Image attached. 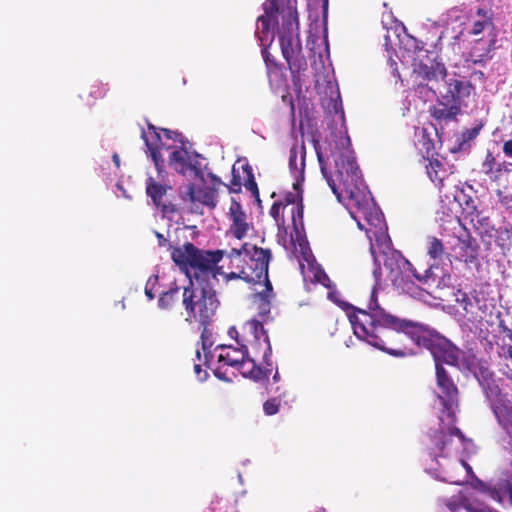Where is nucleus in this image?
Listing matches in <instances>:
<instances>
[{"label":"nucleus","instance_id":"1","mask_svg":"<svg viewBox=\"0 0 512 512\" xmlns=\"http://www.w3.org/2000/svg\"><path fill=\"white\" fill-rule=\"evenodd\" d=\"M339 118L341 129L331 133L326 145H316L315 149L321 172L329 187L338 201L344 203L359 229L366 231L370 241L375 279L371 294L377 292L383 276L399 293L416 299L424 298L425 292L433 288L450 287V274L438 275L433 265L423 275L418 274L400 252L391 248L383 213L371 197L351 149L342 109Z\"/></svg>","mask_w":512,"mask_h":512},{"label":"nucleus","instance_id":"2","mask_svg":"<svg viewBox=\"0 0 512 512\" xmlns=\"http://www.w3.org/2000/svg\"><path fill=\"white\" fill-rule=\"evenodd\" d=\"M349 321L358 339L394 357L415 354L404 345L406 339L430 351L435 361L437 379L434 409L440 412L439 429L433 436V442L439 451V454L435 453V457L457 454L459 448L466 443L463 434L454 426L458 391L442 364L460 370H471L475 366V356L459 350L435 330L389 313L379 305L375 291L370 295L367 310L358 309L357 314H349Z\"/></svg>","mask_w":512,"mask_h":512},{"label":"nucleus","instance_id":"3","mask_svg":"<svg viewBox=\"0 0 512 512\" xmlns=\"http://www.w3.org/2000/svg\"><path fill=\"white\" fill-rule=\"evenodd\" d=\"M171 256L190 281L191 287L185 288L182 293V303L188 313L187 320L199 319L203 324L201 345L206 361L210 362L213 354L210 352L213 339L207 322L218 307L213 287L218 281L217 275L222 274L217 264L221 261L223 252L202 251L193 244L186 243L182 247L175 248Z\"/></svg>","mask_w":512,"mask_h":512},{"label":"nucleus","instance_id":"4","mask_svg":"<svg viewBox=\"0 0 512 512\" xmlns=\"http://www.w3.org/2000/svg\"><path fill=\"white\" fill-rule=\"evenodd\" d=\"M228 256L232 262L243 261L245 266L239 273L231 272L226 275V278H241L246 282L253 283L255 286L253 303L257 305L258 314L262 320L252 319L248 321L245 329L253 334L256 340H260L263 337L266 346L263 360L271 368V346L263 327L264 318L270 313L272 299V285L268 278V266L271 259L270 250L245 243L240 248L232 247Z\"/></svg>","mask_w":512,"mask_h":512},{"label":"nucleus","instance_id":"5","mask_svg":"<svg viewBox=\"0 0 512 512\" xmlns=\"http://www.w3.org/2000/svg\"><path fill=\"white\" fill-rule=\"evenodd\" d=\"M142 138L159 178L164 177L165 154L169 167L175 172L189 179L203 178L206 168L204 158L187 147L177 132L167 129L158 131L155 126L149 125L147 130L142 131Z\"/></svg>","mask_w":512,"mask_h":512},{"label":"nucleus","instance_id":"6","mask_svg":"<svg viewBox=\"0 0 512 512\" xmlns=\"http://www.w3.org/2000/svg\"><path fill=\"white\" fill-rule=\"evenodd\" d=\"M265 4V14L260 16L257 21L256 34L261 41L269 37L273 39L274 28L277 23L276 14L286 3L287 13L282 16L283 25L279 33V42L283 57L289 64L290 69L301 67V60L298 58L301 46L297 37L298 20L295 11V0H267Z\"/></svg>","mask_w":512,"mask_h":512},{"label":"nucleus","instance_id":"7","mask_svg":"<svg viewBox=\"0 0 512 512\" xmlns=\"http://www.w3.org/2000/svg\"><path fill=\"white\" fill-rule=\"evenodd\" d=\"M466 492H475L480 499L487 497L500 504L507 499L512 506V476L507 474L505 477H500L496 482H483L475 479L471 488L461 490L458 495L450 498L440 499V512H456L460 508L464 509L460 496Z\"/></svg>","mask_w":512,"mask_h":512},{"label":"nucleus","instance_id":"8","mask_svg":"<svg viewBox=\"0 0 512 512\" xmlns=\"http://www.w3.org/2000/svg\"><path fill=\"white\" fill-rule=\"evenodd\" d=\"M410 42L413 51L409 50L408 53H411L409 57L412 61L414 73L428 80L444 79L446 69L442 63L436 61L434 52L424 49L423 45L414 38Z\"/></svg>","mask_w":512,"mask_h":512},{"label":"nucleus","instance_id":"9","mask_svg":"<svg viewBox=\"0 0 512 512\" xmlns=\"http://www.w3.org/2000/svg\"><path fill=\"white\" fill-rule=\"evenodd\" d=\"M458 226L454 243L451 245L453 256L465 263H474L478 257L479 246L469 232L461 226L460 221H455Z\"/></svg>","mask_w":512,"mask_h":512},{"label":"nucleus","instance_id":"10","mask_svg":"<svg viewBox=\"0 0 512 512\" xmlns=\"http://www.w3.org/2000/svg\"><path fill=\"white\" fill-rule=\"evenodd\" d=\"M473 86L465 79L450 78L445 82V92L442 98L447 104L467 106V99L473 92Z\"/></svg>","mask_w":512,"mask_h":512},{"label":"nucleus","instance_id":"11","mask_svg":"<svg viewBox=\"0 0 512 512\" xmlns=\"http://www.w3.org/2000/svg\"><path fill=\"white\" fill-rule=\"evenodd\" d=\"M229 219L231 220L229 234L238 240L246 237L253 228L252 223L248 220V215L240 203L234 199L231 200L229 207Z\"/></svg>","mask_w":512,"mask_h":512},{"label":"nucleus","instance_id":"12","mask_svg":"<svg viewBox=\"0 0 512 512\" xmlns=\"http://www.w3.org/2000/svg\"><path fill=\"white\" fill-rule=\"evenodd\" d=\"M306 149L304 144H295L290 150L289 170L294 179V191L301 190L304 181Z\"/></svg>","mask_w":512,"mask_h":512},{"label":"nucleus","instance_id":"13","mask_svg":"<svg viewBox=\"0 0 512 512\" xmlns=\"http://www.w3.org/2000/svg\"><path fill=\"white\" fill-rule=\"evenodd\" d=\"M166 174L164 171L163 179L159 178L158 175L156 177L149 175L146 181V192L157 207H162L164 213H170L174 211V208L172 205H167L163 200L167 189L170 188L165 184Z\"/></svg>","mask_w":512,"mask_h":512},{"label":"nucleus","instance_id":"14","mask_svg":"<svg viewBox=\"0 0 512 512\" xmlns=\"http://www.w3.org/2000/svg\"><path fill=\"white\" fill-rule=\"evenodd\" d=\"M247 356V349L245 346L241 348H233L232 346L219 345L213 351L211 355L212 362L214 358L217 359V362L222 366H231L237 367V365Z\"/></svg>","mask_w":512,"mask_h":512},{"label":"nucleus","instance_id":"15","mask_svg":"<svg viewBox=\"0 0 512 512\" xmlns=\"http://www.w3.org/2000/svg\"><path fill=\"white\" fill-rule=\"evenodd\" d=\"M425 165L426 172L430 180L441 189L444 182L449 179L452 174V167L442 158L436 157L427 160Z\"/></svg>","mask_w":512,"mask_h":512},{"label":"nucleus","instance_id":"16","mask_svg":"<svg viewBox=\"0 0 512 512\" xmlns=\"http://www.w3.org/2000/svg\"><path fill=\"white\" fill-rule=\"evenodd\" d=\"M301 201V190L290 192L285 196V202L289 204L288 213L291 215L297 239L301 237V231L303 229V206Z\"/></svg>","mask_w":512,"mask_h":512},{"label":"nucleus","instance_id":"17","mask_svg":"<svg viewBox=\"0 0 512 512\" xmlns=\"http://www.w3.org/2000/svg\"><path fill=\"white\" fill-rule=\"evenodd\" d=\"M188 195L190 201L194 205L199 203L209 208H214L216 206V192L211 188H194L193 186H190Z\"/></svg>","mask_w":512,"mask_h":512},{"label":"nucleus","instance_id":"18","mask_svg":"<svg viewBox=\"0 0 512 512\" xmlns=\"http://www.w3.org/2000/svg\"><path fill=\"white\" fill-rule=\"evenodd\" d=\"M240 373L247 378H250L254 381H261L267 377V372H270L271 369H262L256 365L255 361L248 357V355L241 360V362L237 365Z\"/></svg>","mask_w":512,"mask_h":512},{"label":"nucleus","instance_id":"19","mask_svg":"<svg viewBox=\"0 0 512 512\" xmlns=\"http://www.w3.org/2000/svg\"><path fill=\"white\" fill-rule=\"evenodd\" d=\"M415 145L426 160L431 159L430 156H433L435 145L427 128L416 129Z\"/></svg>","mask_w":512,"mask_h":512},{"label":"nucleus","instance_id":"20","mask_svg":"<svg viewBox=\"0 0 512 512\" xmlns=\"http://www.w3.org/2000/svg\"><path fill=\"white\" fill-rule=\"evenodd\" d=\"M301 252L303 254L304 260L308 263L310 272L313 273V278L317 283L322 284L325 287L330 286V279L327 276V274L324 272V270L316 264H313L310 262L311 254L308 251L307 243L306 242H300L299 243Z\"/></svg>","mask_w":512,"mask_h":512},{"label":"nucleus","instance_id":"21","mask_svg":"<svg viewBox=\"0 0 512 512\" xmlns=\"http://www.w3.org/2000/svg\"><path fill=\"white\" fill-rule=\"evenodd\" d=\"M426 250L429 257L434 260H442L446 255V248L443 241L434 236L427 237Z\"/></svg>","mask_w":512,"mask_h":512},{"label":"nucleus","instance_id":"22","mask_svg":"<svg viewBox=\"0 0 512 512\" xmlns=\"http://www.w3.org/2000/svg\"><path fill=\"white\" fill-rule=\"evenodd\" d=\"M460 112L458 105L442 103L433 110V116L439 120H452Z\"/></svg>","mask_w":512,"mask_h":512},{"label":"nucleus","instance_id":"23","mask_svg":"<svg viewBox=\"0 0 512 512\" xmlns=\"http://www.w3.org/2000/svg\"><path fill=\"white\" fill-rule=\"evenodd\" d=\"M180 294L179 287H173L166 292H163L158 299V307L161 310H169L178 301Z\"/></svg>","mask_w":512,"mask_h":512},{"label":"nucleus","instance_id":"24","mask_svg":"<svg viewBox=\"0 0 512 512\" xmlns=\"http://www.w3.org/2000/svg\"><path fill=\"white\" fill-rule=\"evenodd\" d=\"M289 209V204L286 202V204H283L282 202L274 203L270 209V215L274 218L277 225L280 226L284 224L283 215Z\"/></svg>","mask_w":512,"mask_h":512},{"label":"nucleus","instance_id":"25","mask_svg":"<svg viewBox=\"0 0 512 512\" xmlns=\"http://www.w3.org/2000/svg\"><path fill=\"white\" fill-rule=\"evenodd\" d=\"M324 45H325V48H324V54H322L321 52L319 53V61H317L316 59L314 60L313 62V69L315 71H318L320 69V67L324 70V73H329L330 72V65L329 66H325V60H329V55H328V44H327V40L325 39L324 41Z\"/></svg>","mask_w":512,"mask_h":512},{"label":"nucleus","instance_id":"26","mask_svg":"<svg viewBox=\"0 0 512 512\" xmlns=\"http://www.w3.org/2000/svg\"><path fill=\"white\" fill-rule=\"evenodd\" d=\"M492 25V22L490 19L486 18L485 14H483V19L475 21L472 29L471 34L473 35H479L481 34L485 29L490 28Z\"/></svg>","mask_w":512,"mask_h":512},{"label":"nucleus","instance_id":"27","mask_svg":"<svg viewBox=\"0 0 512 512\" xmlns=\"http://www.w3.org/2000/svg\"><path fill=\"white\" fill-rule=\"evenodd\" d=\"M263 409L266 415H274L279 411V401L276 398L267 400L263 405Z\"/></svg>","mask_w":512,"mask_h":512},{"label":"nucleus","instance_id":"28","mask_svg":"<svg viewBox=\"0 0 512 512\" xmlns=\"http://www.w3.org/2000/svg\"><path fill=\"white\" fill-rule=\"evenodd\" d=\"M426 471L429 474H431L435 479H439V480H442V481L451 482V483H455V484H460V482L454 481L450 477H444V476L442 477V476H440V474H438L436 472V470L434 468H432V467L427 468Z\"/></svg>","mask_w":512,"mask_h":512},{"label":"nucleus","instance_id":"29","mask_svg":"<svg viewBox=\"0 0 512 512\" xmlns=\"http://www.w3.org/2000/svg\"><path fill=\"white\" fill-rule=\"evenodd\" d=\"M194 372L198 378L199 381L203 382L207 379L208 373L204 370H202L201 365L195 364L194 365Z\"/></svg>","mask_w":512,"mask_h":512},{"label":"nucleus","instance_id":"30","mask_svg":"<svg viewBox=\"0 0 512 512\" xmlns=\"http://www.w3.org/2000/svg\"><path fill=\"white\" fill-rule=\"evenodd\" d=\"M493 162H494V158L492 157L491 154H488L486 157V160L483 163V170L485 171V173L488 174L492 170Z\"/></svg>","mask_w":512,"mask_h":512},{"label":"nucleus","instance_id":"31","mask_svg":"<svg viewBox=\"0 0 512 512\" xmlns=\"http://www.w3.org/2000/svg\"><path fill=\"white\" fill-rule=\"evenodd\" d=\"M503 152L507 157H512V140H508L504 143Z\"/></svg>","mask_w":512,"mask_h":512},{"label":"nucleus","instance_id":"32","mask_svg":"<svg viewBox=\"0 0 512 512\" xmlns=\"http://www.w3.org/2000/svg\"><path fill=\"white\" fill-rule=\"evenodd\" d=\"M221 368H222L221 366H218V367H216V368H215V370H214V374H215V376H216L217 378L221 379V380H224V381H230V379H229V378H227V377L225 376V374L222 372Z\"/></svg>","mask_w":512,"mask_h":512},{"label":"nucleus","instance_id":"33","mask_svg":"<svg viewBox=\"0 0 512 512\" xmlns=\"http://www.w3.org/2000/svg\"><path fill=\"white\" fill-rule=\"evenodd\" d=\"M145 295L148 297L149 300H152L154 298V294L152 291V287H150V284H146L145 286Z\"/></svg>","mask_w":512,"mask_h":512},{"label":"nucleus","instance_id":"34","mask_svg":"<svg viewBox=\"0 0 512 512\" xmlns=\"http://www.w3.org/2000/svg\"><path fill=\"white\" fill-rule=\"evenodd\" d=\"M157 281H158V277L157 276H151L147 283L146 284H150V287H152V290L154 289V287L156 286L157 284Z\"/></svg>","mask_w":512,"mask_h":512},{"label":"nucleus","instance_id":"35","mask_svg":"<svg viewBox=\"0 0 512 512\" xmlns=\"http://www.w3.org/2000/svg\"><path fill=\"white\" fill-rule=\"evenodd\" d=\"M498 196H499L500 201L502 203H505V204L509 203L510 200H511V198L508 197V196H502V192L501 191H498Z\"/></svg>","mask_w":512,"mask_h":512},{"label":"nucleus","instance_id":"36","mask_svg":"<svg viewBox=\"0 0 512 512\" xmlns=\"http://www.w3.org/2000/svg\"><path fill=\"white\" fill-rule=\"evenodd\" d=\"M156 236L159 240V245H163L166 242V239L164 238V236L162 234L156 232Z\"/></svg>","mask_w":512,"mask_h":512},{"label":"nucleus","instance_id":"37","mask_svg":"<svg viewBox=\"0 0 512 512\" xmlns=\"http://www.w3.org/2000/svg\"><path fill=\"white\" fill-rule=\"evenodd\" d=\"M113 161L116 164V166L118 167L119 164H120V159H119V156L117 154L113 155Z\"/></svg>","mask_w":512,"mask_h":512},{"label":"nucleus","instance_id":"38","mask_svg":"<svg viewBox=\"0 0 512 512\" xmlns=\"http://www.w3.org/2000/svg\"><path fill=\"white\" fill-rule=\"evenodd\" d=\"M461 465L464 466L469 472L471 471V467L466 465L462 460H461Z\"/></svg>","mask_w":512,"mask_h":512},{"label":"nucleus","instance_id":"39","mask_svg":"<svg viewBox=\"0 0 512 512\" xmlns=\"http://www.w3.org/2000/svg\"><path fill=\"white\" fill-rule=\"evenodd\" d=\"M273 380H274V381H278V380H279V373H278V372H276V373L274 374V376H273Z\"/></svg>","mask_w":512,"mask_h":512},{"label":"nucleus","instance_id":"40","mask_svg":"<svg viewBox=\"0 0 512 512\" xmlns=\"http://www.w3.org/2000/svg\"><path fill=\"white\" fill-rule=\"evenodd\" d=\"M118 189H119V190H121V191H122L123 196H125V197H126L125 190H123V188H122L121 186H118Z\"/></svg>","mask_w":512,"mask_h":512},{"label":"nucleus","instance_id":"41","mask_svg":"<svg viewBox=\"0 0 512 512\" xmlns=\"http://www.w3.org/2000/svg\"><path fill=\"white\" fill-rule=\"evenodd\" d=\"M200 355H201L200 351H199V350H197V351H196V356H197V358H198V359H200Z\"/></svg>","mask_w":512,"mask_h":512},{"label":"nucleus","instance_id":"42","mask_svg":"<svg viewBox=\"0 0 512 512\" xmlns=\"http://www.w3.org/2000/svg\"><path fill=\"white\" fill-rule=\"evenodd\" d=\"M250 184H251V187L256 188V183L255 182L252 181Z\"/></svg>","mask_w":512,"mask_h":512},{"label":"nucleus","instance_id":"43","mask_svg":"<svg viewBox=\"0 0 512 512\" xmlns=\"http://www.w3.org/2000/svg\"><path fill=\"white\" fill-rule=\"evenodd\" d=\"M233 332H235V333H236V331H235L234 329H231V330L229 331V334H232Z\"/></svg>","mask_w":512,"mask_h":512}]
</instances>
